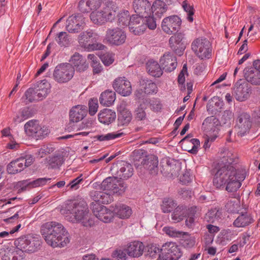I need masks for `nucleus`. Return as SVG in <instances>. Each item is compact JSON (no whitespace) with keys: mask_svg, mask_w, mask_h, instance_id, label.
Returning a JSON list of instances; mask_svg holds the SVG:
<instances>
[{"mask_svg":"<svg viewBox=\"0 0 260 260\" xmlns=\"http://www.w3.org/2000/svg\"><path fill=\"white\" fill-rule=\"evenodd\" d=\"M245 178V173L243 171L237 170L231 165H224L218 169L213 182L216 188L226 185V190L232 192L236 191L241 187V182Z\"/></svg>","mask_w":260,"mask_h":260,"instance_id":"obj_1","label":"nucleus"},{"mask_svg":"<svg viewBox=\"0 0 260 260\" xmlns=\"http://www.w3.org/2000/svg\"><path fill=\"white\" fill-rule=\"evenodd\" d=\"M67 210L71 215L68 219L72 222H81L84 226H91L94 221L90 218L87 205L83 202H75L67 206Z\"/></svg>","mask_w":260,"mask_h":260,"instance_id":"obj_2","label":"nucleus"},{"mask_svg":"<svg viewBox=\"0 0 260 260\" xmlns=\"http://www.w3.org/2000/svg\"><path fill=\"white\" fill-rule=\"evenodd\" d=\"M65 228L60 223L55 221H50L43 224L41 229V233L46 242L49 245H56V242L52 241L54 234H63L65 232Z\"/></svg>","mask_w":260,"mask_h":260,"instance_id":"obj_3","label":"nucleus"},{"mask_svg":"<svg viewBox=\"0 0 260 260\" xmlns=\"http://www.w3.org/2000/svg\"><path fill=\"white\" fill-rule=\"evenodd\" d=\"M96 37V34L91 29H88L79 35L78 40L80 46L87 51L102 50L105 48L104 45L94 43Z\"/></svg>","mask_w":260,"mask_h":260,"instance_id":"obj_4","label":"nucleus"},{"mask_svg":"<svg viewBox=\"0 0 260 260\" xmlns=\"http://www.w3.org/2000/svg\"><path fill=\"white\" fill-rule=\"evenodd\" d=\"M191 49L199 58L204 59L211 56L212 45L205 38H199L191 43Z\"/></svg>","mask_w":260,"mask_h":260,"instance_id":"obj_5","label":"nucleus"},{"mask_svg":"<svg viewBox=\"0 0 260 260\" xmlns=\"http://www.w3.org/2000/svg\"><path fill=\"white\" fill-rule=\"evenodd\" d=\"M75 69L68 63L57 65L53 72V76L55 81L59 83L69 82L73 77Z\"/></svg>","mask_w":260,"mask_h":260,"instance_id":"obj_6","label":"nucleus"},{"mask_svg":"<svg viewBox=\"0 0 260 260\" xmlns=\"http://www.w3.org/2000/svg\"><path fill=\"white\" fill-rule=\"evenodd\" d=\"M34 158L30 155H26L12 160L7 166V171L9 174H16L30 166Z\"/></svg>","mask_w":260,"mask_h":260,"instance_id":"obj_7","label":"nucleus"},{"mask_svg":"<svg viewBox=\"0 0 260 260\" xmlns=\"http://www.w3.org/2000/svg\"><path fill=\"white\" fill-rule=\"evenodd\" d=\"M161 253L157 260H178L182 255L178 246L174 242H167L161 246Z\"/></svg>","mask_w":260,"mask_h":260,"instance_id":"obj_8","label":"nucleus"},{"mask_svg":"<svg viewBox=\"0 0 260 260\" xmlns=\"http://www.w3.org/2000/svg\"><path fill=\"white\" fill-rule=\"evenodd\" d=\"M126 39L125 32L120 28H108L106 31L105 40L112 45H121L124 43Z\"/></svg>","mask_w":260,"mask_h":260,"instance_id":"obj_9","label":"nucleus"},{"mask_svg":"<svg viewBox=\"0 0 260 260\" xmlns=\"http://www.w3.org/2000/svg\"><path fill=\"white\" fill-rule=\"evenodd\" d=\"M101 188L110 193L121 194L124 192L125 187L117 177H109L106 178L101 184Z\"/></svg>","mask_w":260,"mask_h":260,"instance_id":"obj_10","label":"nucleus"},{"mask_svg":"<svg viewBox=\"0 0 260 260\" xmlns=\"http://www.w3.org/2000/svg\"><path fill=\"white\" fill-rule=\"evenodd\" d=\"M90 208L94 216L104 222H110L114 217L113 211L99 203H92L90 204Z\"/></svg>","mask_w":260,"mask_h":260,"instance_id":"obj_11","label":"nucleus"},{"mask_svg":"<svg viewBox=\"0 0 260 260\" xmlns=\"http://www.w3.org/2000/svg\"><path fill=\"white\" fill-rule=\"evenodd\" d=\"M181 25V20L177 15H172L165 18L161 22L162 30L168 35L178 31Z\"/></svg>","mask_w":260,"mask_h":260,"instance_id":"obj_12","label":"nucleus"},{"mask_svg":"<svg viewBox=\"0 0 260 260\" xmlns=\"http://www.w3.org/2000/svg\"><path fill=\"white\" fill-rule=\"evenodd\" d=\"M114 90L123 96L129 95L132 93L131 82L124 77L116 78L113 83Z\"/></svg>","mask_w":260,"mask_h":260,"instance_id":"obj_13","label":"nucleus"},{"mask_svg":"<svg viewBox=\"0 0 260 260\" xmlns=\"http://www.w3.org/2000/svg\"><path fill=\"white\" fill-rule=\"evenodd\" d=\"M102 11L107 21L112 22L115 20L118 7L112 0H103Z\"/></svg>","mask_w":260,"mask_h":260,"instance_id":"obj_14","label":"nucleus"},{"mask_svg":"<svg viewBox=\"0 0 260 260\" xmlns=\"http://www.w3.org/2000/svg\"><path fill=\"white\" fill-rule=\"evenodd\" d=\"M234 91L237 101H244L250 95V88L247 83L240 79L235 84Z\"/></svg>","mask_w":260,"mask_h":260,"instance_id":"obj_15","label":"nucleus"},{"mask_svg":"<svg viewBox=\"0 0 260 260\" xmlns=\"http://www.w3.org/2000/svg\"><path fill=\"white\" fill-rule=\"evenodd\" d=\"M252 121L249 114L242 113L237 119V124L239 128L238 135L242 137L249 132L251 127Z\"/></svg>","mask_w":260,"mask_h":260,"instance_id":"obj_16","label":"nucleus"},{"mask_svg":"<svg viewBox=\"0 0 260 260\" xmlns=\"http://www.w3.org/2000/svg\"><path fill=\"white\" fill-rule=\"evenodd\" d=\"M129 31L135 35L142 34L146 29V24L143 17L133 15L128 26Z\"/></svg>","mask_w":260,"mask_h":260,"instance_id":"obj_17","label":"nucleus"},{"mask_svg":"<svg viewBox=\"0 0 260 260\" xmlns=\"http://www.w3.org/2000/svg\"><path fill=\"white\" fill-rule=\"evenodd\" d=\"M82 17L80 15H72L66 21V29L70 33H78L83 30L84 23Z\"/></svg>","mask_w":260,"mask_h":260,"instance_id":"obj_18","label":"nucleus"},{"mask_svg":"<svg viewBox=\"0 0 260 260\" xmlns=\"http://www.w3.org/2000/svg\"><path fill=\"white\" fill-rule=\"evenodd\" d=\"M87 107L84 105H78L73 106L69 112L70 122H78L87 115Z\"/></svg>","mask_w":260,"mask_h":260,"instance_id":"obj_19","label":"nucleus"},{"mask_svg":"<svg viewBox=\"0 0 260 260\" xmlns=\"http://www.w3.org/2000/svg\"><path fill=\"white\" fill-rule=\"evenodd\" d=\"M144 248L143 243L139 241H134L127 244L126 250L129 256L136 258L143 255Z\"/></svg>","mask_w":260,"mask_h":260,"instance_id":"obj_20","label":"nucleus"},{"mask_svg":"<svg viewBox=\"0 0 260 260\" xmlns=\"http://www.w3.org/2000/svg\"><path fill=\"white\" fill-rule=\"evenodd\" d=\"M159 62L163 70L166 72H171L177 66L176 57L170 53L164 54L160 59Z\"/></svg>","mask_w":260,"mask_h":260,"instance_id":"obj_21","label":"nucleus"},{"mask_svg":"<svg viewBox=\"0 0 260 260\" xmlns=\"http://www.w3.org/2000/svg\"><path fill=\"white\" fill-rule=\"evenodd\" d=\"M151 3L148 0H134L133 9L136 15L144 17L150 12Z\"/></svg>","mask_w":260,"mask_h":260,"instance_id":"obj_22","label":"nucleus"},{"mask_svg":"<svg viewBox=\"0 0 260 260\" xmlns=\"http://www.w3.org/2000/svg\"><path fill=\"white\" fill-rule=\"evenodd\" d=\"M70 63L77 71L82 72L88 68L86 59L78 53H75L71 58Z\"/></svg>","mask_w":260,"mask_h":260,"instance_id":"obj_23","label":"nucleus"},{"mask_svg":"<svg viewBox=\"0 0 260 260\" xmlns=\"http://www.w3.org/2000/svg\"><path fill=\"white\" fill-rule=\"evenodd\" d=\"M254 222V219L251 214L244 212L240 214L233 222L235 228H245Z\"/></svg>","mask_w":260,"mask_h":260,"instance_id":"obj_24","label":"nucleus"},{"mask_svg":"<svg viewBox=\"0 0 260 260\" xmlns=\"http://www.w3.org/2000/svg\"><path fill=\"white\" fill-rule=\"evenodd\" d=\"M166 3H168V0H166L165 2L161 0L155 1L152 5H151L149 14L152 13L153 16L160 18L167 10Z\"/></svg>","mask_w":260,"mask_h":260,"instance_id":"obj_25","label":"nucleus"},{"mask_svg":"<svg viewBox=\"0 0 260 260\" xmlns=\"http://www.w3.org/2000/svg\"><path fill=\"white\" fill-rule=\"evenodd\" d=\"M116 115L114 111L110 109H104L98 114V119L101 123L109 124L115 121Z\"/></svg>","mask_w":260,"mask_h":260,"instance_id":"obj_26","label":"nucleus"},{"mask_svg":"<svg viewBox=\"0 0 260 260\" xmlns=\"http://www.w3.org/2000/svg\"><path fill=\"white\" fill-rule=\"evenodd\" d=\"M188 209L182 205H178L173 211L171 214V219L175 223L182 221L186 216Z\"/></svg>","mask_w":260,"mask_h":260,"instance_id":"obj_27","label":"nucleus"},{"mask_svg":"<svg viewBox=\"0 0 260 260\" xmlns=\"http://www.w3.org/2000/svg\"><path fill=\"white\" fill-rule=\"evenodd\" d=\"M116 99V94L114 91L106 90L100 95L99 101L101 105L104 106H110Z\"/></svg>","mask_w":260,"mask_h":260,"instance_id":"obj_28","label":"nucleus"},{"mask_svg":"<svg viewBox=\"0 0 260 260\" xmlns=\"http://www.w3.org/2000/svg\"><path fill=\"white\" fill-rule=\"evenodd\" d=\"M146 69L148 74L154 77H159L163 73L159 64L156 61L149 60L146 63Z\"/></svg>","mask_w":260,"mask_h":260,"instance_id":"obj_29","label":"nucleus"},{"mask_svg":"<svg viewBox=\"0 0 260 260\" xmlns=\"http://www.w3.org/2000/svg\"><path fill=\"white\" fill-rule=\"evenodd\" d=\"M140 90L147 94L156 93L157 92V87L150 80H142L140 82Z\"/></svg>","mask_w":260,"mask_h":260,"instance_id":"obj_30","label":"nucleus"},{"mask_svg":"<svg viewBox=\"0 0 260 260\" xmlns=\"http://www.w3.org/2000/svg\"><path fill=\"white\" fill-rule=\"evenodd\" d=\"M35 88L41 100H42L50 92V85L46 80H44L35 85Z\"/></svg>","mask_w":260,"mask_h":260,"instance_id":"obj_31","label":"nucleus"},{"mask_svg":"<svg viewBox=\"0 0 260 260\" xmlns=\"http://www.w3.org/2000/svg\"><path fill=\"white\" fill-rule=\"evenodd\" d=\"M219 120L214 116L207 117L203 121L202 128L207 133L214 132L219 124Z\"/></svg>","mask_w":260,"mask_h":260,"instance_id":"obj_32","label":"nucleus"},{"mask_svg":"<svg viewBox=\"0 0 260 260\" xmlns=\"http://www.w3.org/2000/svg\"><path fill=\"white\" fill-rule=\"evenodd\" d=\"M184 39V35L181 33H178L170 37L169 44L171 49L176 53H179V48H183L182 41Z\"/></svg>","mask_w":260,"mask_h":260,"instance_id":"obj_33","label":"nucleus"},{"mask_svg":"<svg viewBox=\"0 0 260 260\" xmlns=\"http://www.w3.org/2000/svg\"><path fill=\"white\" fill-rule=\"evenodd\" d=\"M52 241L56 242V245H50L53 247H63L70 242L69 234L65 229V232L63 234H54L53 235Z\"/></svg>","mask_w":260,"mask_h":260,"instance_id":"obj_34","label":"nucleus"},{"mask_svg":"<svg viewBox=\"0 0 260 260\" xmlns=\"http://www.w3.org/2000/svg\"><path fill=\"white\" fill-rule=\"evenodd\" d=\"M176 201L171 198H165L160 205L161 211L164 213L172 212L177 206Z\"/></svg>","mask_w":260,"mask_h":260,"instance_id":"obj_35","label":"nucleus"},{"mask_svg":"<svg viewBox=\"0 0 260 260\" xmlns=\"http://www.w3.org/2000/svg\"><path fill=\"white\" fill-rule=\"evenodd\" d=\"M55 40L60 47H67L71 44L72 38L67 32L61 31L56 34Z\"/></svg>","mask_w":260,"mask_h":260,"instance_id":"obj_36","label":"nucleus"},{"mask_svg":"<svg viewBox=\"0 0 260 260\" xmlns=\"http://www.w3.org/2000/svg\"><path fill=\"white\" fill-rule=\"evenodd\" d=\"M134 169L131 165L126 164L117 172V177L119 179H127L133 175Z\"/></svg>","mask_w":260,"mask_h":260,"instance_id":"obj_37","label":"nucleus"},{"mask_svg":"<svg viewBox=\"0 0 260 260\" xmlns=\"http://www.w3.org/2000/svg\"><path fill=\"white\" fill-rule=\"evenodd\" d=\"M40 126L38 120H30L25 124L24 130L28 135L36 137Z\"/></svg>","mask_w":260,"mask_h":260,"instance_id":"obj_38","label":"nucleus"},{"mask_svg":"<svg viewBox=\"0 0 260 260\" xmlns=\"http://www.w3.org/2000/svg\"><path fill=\"white\" fill-rule=\"evenodd\" d=\"M185 220V225L188 228H192L194 225L195 219L197 218V207H191L188 209Z\"/></svg>","mask_w":260,"mask_h":260,"instance_id":"obj_39","label":"nucleus"},{"mask_svg":"<svg viewBox=\"0 0 260 260\" xmlns=\"http://www.w3.org/2000/svg\"><path fill=\"white\" fill-rule=\"evenodd\" d=\"M114 212L120 218H128L132 214V210L125 205L116 206L114 209Z\"/></svg>","mask_w":260,"mask_h":260,"instance_id":"obj_40","label":"nucleus"},{"mask_svg":"<svg viewBox=\"0 0 260 260\" xmlns=\"http://www.w3.org/2000/svg\"><path fill=\"white\" fill-rule=\"evenodd\" d=\"M36 91L35 87L29 88L27 89L23 97V98H25L24 102L26 104L41 101Z\"/></svg>","mask_w":260,"mask_h":260,"instance_id":"obj_41","label":"nucleus"},{"mask_svg":"<svg viewBox=\"0 0 260 260\" xmlns=\"http://www.w3.org/2000/svg\"><path fill=\"white\" fill-rule=\"evenodd\" d=\"M116 16L118 17V25L122 27L129 25L131 17L128 11L123 10L118 13L117 12Z\"/></svg>","mask_w":260,"mask_h":260,"instance_id":"obj_42","label":"nucleus"},{"mask_svg":"<svg viewBox=\"0 0 260 260\" xmlns=\"http://www.w3.org/2000/svg\"><path fill=\"white\" fill-rule=\"evenodd\" d=\"M245 78L252 85H260L259 72L251 70L245 74Z\"/></svg>","mask_w":260,"mask_h":260,"instance_id":"obj_43","label":"nucleus"},{"mask_svg":"<svg viewBox=\"0 0 260 260\" xmlns=\"http://www.w3.org/2000/svg\"><path fill=\"white\" fill-rule=\"evenodd\" d=\"M49 168H59L63 162V157L61 155H56L46 158Z\"/></svg>","mask_w":260,"mask_h":260,"instance_id":"obj_44","label":"nucleus"},{"mask_svg":"<svg viewBox=\"0 0 260 260\" xmlns=\"http://www.w3.org/2000/svg\"><path fill=\"white\" fill-rule=\"evenodd\" d=\"M146 108V106L142 102L136 109L134 112V117L137 120L145 121L147 120L146 113L145 111Z\"/></svg>","mask_w":260,"mask_h":260,"instance_id":"obj_45","label":"nucleus"},{"mask_svg":"<svg viewBox=\"0 0 260 260\" xmlns=\"http://www.w3.org/2000/svg\"><path fill=\"white\" fill-rule=\"evenodd\" d=\"M143 103L146 106V107H149L153 111L157 112L161 108V105L159 100L157 99H146L143 101Z\"/></svg>","mask_w":260,"mask_h":260,"instance_id":"obj_46","label":"nucleus"},{"mask_svg":"<svg viewBox=\"0 0 260 260\" xmlns=\"http://www.w3.org/2000/svg\"><path fill=\"white\" fill-rule=\"evenodd\" d=\"M90 17L94 24H102L107 22L101 10L99 11L92 12L90 15Z\"/></svg>","mask_w":260,"mask_h":260,"instance_id":"obj_47","label":"nucleus"},{"mask_svg":"<svg viewBox=\"0 0 260 260\" xmlns=\"http://www.w3.org/2000/svg\"><path fill=\"white\" fill-rule=\"evenodd\" d=\"M161 248L158 247L156 244H150L148 245L146 254L151 258H156L159 256L161 253Z\"/></svg>","mask_w":260,"mask_h":260,"instance_id":"obj_48","label":"nucleus"},{"mask_svg":"<svg viewBox=\"0 0 260 260\" xmlns=\"http://www.w3.org/2000/svg\"><path fill=\"white\" fill-rule=\"evenodd\" d=\"M163 231L171 237H181L184 235H188V233L182 231H179L172 227L165 226L163 228Z\"/></svg>","mask_w":260,"mask_h":260,"instance_id":"obj_49","label":"nucleus"},{"mask_svg":"<svg viewBox=\"0 0 260 260\" xmlns=\"http://www.w3.org/2000/svg\"><path fill=\"white\" fill-rule=\"evenodd\" d=\"M221 212L216 208L211 209L205 215V218L208 222L213 223L220 218Z\"/></svg>","mask_w":260,"mask_h":260,"instance_id":"obj_50","label":"nucleus"},{"mask_svg":"<svg viewBox=\"0 0 260 260\" xmlns=\"http://www.w3.org/2000/svg\"><path fill=\"white\" fill-rule=\"evenodd\" d=\"M41 241L36 238L29 236L28 244L27 246V252H35L39 248Z\"/></svg>","mask_w":260,"mask_h":260,"instance_id":"obj_51","label":"nucleus"},{"mask_svg":"<svg viewBox=\"0 0 260 260\" xmlns=\"http://www.w3.org/2000/svg\"><path fill=\"white\" fill-rule=\"evenodd\" d=\"M15 187L18 189V192H22L32 188L31 179H26L17 182Z\"/></svg>","mask_w":260,"mask_h":260,"instance_id":"obj_52","label":"nucleus"},{"mask_svg":"<svg viewBox=\"0 0 260 260\" xmlns=\"http://www.w3.org/2000/svg\"><path fill=\"white\" fill-rule=\"evenodd\" d=\"M183 10L187 13V19L190 22H192L193 21V15L194 13V9L192 6L190 5L188 2L185 0L182 2V4Z\"/></svg>","mask_w":260,"mask_h":260,"instance_id":"obj_53","label":"nucleus"},{"mask_svg":"<svg viewBox=\"0 0 260 260\" xmlns=\"http://www.w3.org/2000/svg\"><path fill=\"white\" fill-rule=\"evenodd\" d=\"M29 236H24L18 238L15 241V244L17 248L22 251L27 252Z\"/></svg>","mask_w":260,"mask_h":260,"instance_id":"obj_54","label":"nucleus"},{"mask_svg":"<svg viewBox=\"0 0 260 260\" xmlns=\"http://www.w3.org/2000/svg\"><path fill=\"white\" fill-rule=\"evenodd\" d=\"M225 207L229 212H238L240 207V202L237 200H230L227 202Z\"/></svg>","mask_w":260,"mask_h":260,"instance_id":"obj_55","label":"nucleus"},{"mask_svg":"<svg viewBox=\"0 0 260 260\" xmlns=\"http://www.w3.org/2000/svg\"><path fill=\"white\" fill-rule=\"evenodd\" d=\"M123 135V133L119 132L110 133L106 135H102L97 136L98 139L100 141H108L120 138Z\"/></svg>","mask_w":260,"mask_h":260,"instance_id":"obj_56","label":"nucleus"},{"mask_svg":"<svg viewBox=\"0 0 260 260\" xmlns=\"http://www.w3.org/2000/svg\"><path fill=\"white\" fill-rule=\"evenodd\" d=\"M101 59L106 66H109L114 61V55L110 52L103 54L101 56Z\"/></svg>","mask_w":260,"mask_h":260,"instance_id":"obj_57","label":"nucleus"},{"mask_svg":"<svg viewBox=\"0 0 260 260\" xmlns=\"http://www.w3.org/2000/svg\"><path fill=\"white\" fill-rule=\"evenodd\" d=\"M146 16H144L145 18L144 21L146 24V27L151 30H154L156 27V22L154 16H149V14H146Z\"/></svg>","mask_w":260,"mask_h":260,"instance_id":"obj_58","label":"nucleus"},{"mask_svg":"<svg viewBox=\"0 0 260 260\" xmlns=\"http://www.w3.org/2000/svg\"><path fill=\"white\" fill-rule=\"evenodd\" d=\"M51 180V178H39L32 181L31 180L32 188L43 186Z\"/></svg>","mask_w":260,"mask_h":260,"instance_id":"obj_59","label":"nucleus"},{"mask_svg":"<svg viewBox=\"0 0 260 260\" xmlns=\"http://www.w3.org/2000/svg\"><path fill=\"white\" fill-rule=\"evenodd\" d=\"M89 114L93 116L97 112L99 105L98 100L96 99H91L89 101Z\"/></svg>","mask_w":260,"mask_h":260,"instance_id":"obj_60","label":"nucleus"},{"mask_svg":"<svg viewBox=\"0 0 260 260\" xmlns=\"http://www.w3.org/2000/svg\"><path fill=\"white\" fill-rule=\"evenodd\" d=\"M187 74V69L186 64H184L183 68L180 72L177 79V81L179 84L181 85V88L183 89H185L184 82H185V74Z\"/></svg>","mask_w":260,"mask_h":260,"instance_id":"obj_61","label":"nucleus"},{"mask_svg":"<svg viewBox=\"0 0 260 260\" xmlns=\"http://www.w3.org/2000/svg\"><path fill=\"white\" fill-rule=\"evenodd\" d=\"M126 248L122 249H117L114 250L112 254L113 257L118 259H125L126 258Z\"/></svg>","mask_w":260,"mask_h":260,"instance_id":"obj_62","label":"nucleus"},{"mask_svg":"<svg viewBox=\"0 0 260 260\" xmlns=\"http://www.w3.org/2000/svg\"><path fill=\"white\" fill-rule=\"evenodd\" d=\"M83 181L82 174H80L79 176L72 180L67 185L70 187L72 190H77L79 187V184Z\"/></svg>","mask_w":260,"mask_h":260,"instance_id":"obj_63","label":"nucleus"},{"mask_svg":"<svg viewBox=\"0 0 260 260\" xmlns=\"http://www.w3.org/2000/svg\"><path fill=\"white\" fill-rule=\"evenodd\" d=\"M101 199L100 204H109L113 200L112 196L110 192H106L105 191H101Z\"/></svg>","mask_w":260,"mask_h":260,"instance_id":"obj_64","label":"nucleus"}]
</instances>
